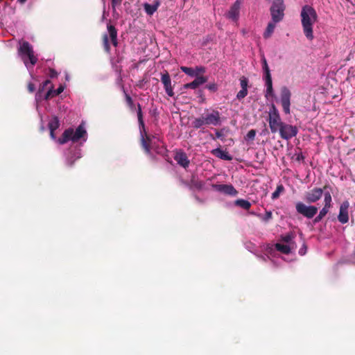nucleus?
I'll return each instance as SVG.
<instances>
[{
	"mask_svg": "<svg viewBox=\"0 0 355 355\" xmlns=\"http://www.w3.org/2000/svg\"><path fill=\"white\" fill-rule=\"evenodd\" d=\"M323 195V190L320 188H314L306 192L304 196V200L308 203H314L319 200Z\"/></svg>",
	"mask_w": 355,
	"mask_h": 355,
	"instance_id": "nucleus-16",
	"label": "nucleus"
},
{
	"mask_svg": "<svg viewBox=\"0 0 355 355\" xmlns=\"http://www.w3.org/2000/svg\"><path fill=\"white\" fill-rule=\"evenodd\" d=\"M268 115V123L270 129L272 133H275L284 123L282 121L279 112L274 104L271 105Z\"/></svg>",
	"mask_w": 355,
	"mask_h": 355,
	"instance_id": "nucleus-8",
	"label": "nucleus"
},
{
	"mask_svg": "<svg viewBox=\"0 0 355 355\" xmlns=\"http://www.w3.org/2000/svg\"><path fill=\"white\" fill-rule=\"evenodd\" d=\"M24 64L26 65L30 74L32 75L33 67L37 62V56L35 54L33 46L28 42H24Z\"/></svg>",
	"mask_w": 355,
	"mask_h": 355,
	"instance_id": "nucleus-7",
	"label": "nucleus"
},
{
	"mask_svg": "<svg viewBox=\"0 0 355 355\" xmlns=\"http://www.w3.org/2000/svg\"><path fill=\"white\" fill-rule=\"evenodd\" d=\"M206 88L211 92H216L218 86L216 83H209L206 85Z\"/></svg>",
	"mask_w": 355,
	"mask_h": 355,
	"instance_id": "nucleus-42",
	"label": "nucleus"
},
{
	"mask_svg": "<svg viewBox=\"0 0 355 355\" xmlns=\"http://www.w3.org/2000/svg\"><path fill=\"white\" fill-rule=\"evenodd\" d=\"M241 3L242 0H236L226 13V17L234 21H237L239 18Z\"/></svg>",
	"mask_w": 355,
	"mask_h": 355,
	"instance_id": "nucleus-15",
	"label": "nucleus"
},
{
	"mask_svg": "<svg viewBox=\"0 0 355 355\" xmlns=\"http://www.w3.org/2000/svg\"><path fill=\"white\" fill-rule=\"evenodd\" d=\"M211 187L214 191L226 196L235 197L238 195V191L232 184H212Z\"/></svg>",
	"mask_w": 355,
	"mask_h": 355,
	"instance_id": "nucleus-12",
	"label": "nucleus"
},
{
	"mask_svg": "<svg viewBox=\"0 0 355 355\" xmlns=\"http://www.w3.org/2000/svg\"><path fill=\"white\" fill-rule=\"evenodd\" d=\"M103 45L105 50L107 52H110V44H109V37L107 35L103 36Z\"/></svg>",
	"mask_w": 355,
	"mask_h": 355,
	"instance_id": "nucleus-38",
	"label": "nucleus"
},
{
	"mask_svg": "<svg viewBox=\"0 0 355 355\" xmlns=\"http://www.w3.org/2000/svg\"><path fill=\"white\" fill-rule=\"evenodd\" d=\"M331 196L329 192H325L324 193V208H326L327 209L329 210V209L331 207Z\"/></svg>",
	"mask_w": 355,
	"mask_h": 355,
	"instance_id": "nucleus-31",
	"label": "nucleus"
},
{
	"mask_svg": "<svg viewBox=\"0 0 355 355\" xmlns=\"http://www.w3.org/2000/svg\"><path fill=\"white\" fill-rule=\"evenodd\" d=\"M49 129L50 130V137L52 139L55 140L56 137L54 131L60 127V121L57 116H53L49 122Z\"/></svg>",
	"mask_w": 355,
	"mask_h": 355,
	"instance_id": "nucleus-21",
	"label": "nucleus"
},
{
	"mask_svg": "<svg viewBox=\"0 0 355 355\" xmlns=\"http://www.w3.org/2000/svg\"><path fill=\"white\" fill-rule=\"evenodd\" d=\"M18 2L22 3V0H17Z\"/></svg>",
	"mask_w": 355,
	"mask_h": 355,
	"instance_id": "nucleus-49",
	"label": "nucleus"
},
{
	"mask_svg": "<svg viewBox=\"0 0 355 355\" xmlns=\"http://www.w3.org/2000/svg\"><path fill=\"white\" fill-rule=\"evenodd\" d=\"M204 125H206V123L203 115L200 117L194 119L192 121V126L196 129L201 128Z\"/></svg>",
	"mask_w": 355,
	"mask_h": 355,
	"instance_id": "nucleus-29",
	"label": "nucleus"
},
{
	"mask_svg": "<svg viewBox=\"0 0 355 355\" xmlns=\"http://www.w3.org/2000/svg\"><path fill=\"white\" fill-rule=\"evenodd\" d=\"M234 205L245 210H248L251 207V203L244 199H237L234 201Z\"/></svg>",
	"mask_w": 355,
	"mask_h": 355,
	"instance_id": "nucleus-28",
	"label": "nucleus"
},
{
	"mask_svg": "<svg viewBox=\"0 0 355 355\" xmlns=\"http://www.w3.org/2000/svg\"><path fill=\"white\" fill-rule=\"evenodd\" d=\"M240 85H241V88H243V89H244V88L248 89V79L246 77H245V76H242L240 78Z\"/></svg>",
	"mask_w": 355,
	"mask_h": 355,
	"instance_id": "nucleus-39",
	"label": "nucleus"
},
{
	"mask_svg": "<svg viewBox=\"0 0 355 355\" xmlns=\"http://www.w3.org/2000/svg\"><path fill=\"white\" fill-rule=\"evenodd\" d=\"M257 216L263 221L268 222L272 218V214L271 211H266L264 215L259 214Z\"/></svg>",
	"mask_w": 355,
	"mask_h": 355,
	"instance_id": "nucleus-34",
	"label": "nucleus"
},
{
	"mask_svg": "<svg viewBox=\"0 0 355 355\" xmlns=\"http://www.w3.org/2000/svg\"><path fill=\"white\" fill-rule=\"evenodd\" d=\"M87 139V132L83 123H80L75 130L68 128L63 132L62 137L57 141L64 144L69 141L73 143L84 144Z\"/></svg>",
	"mask_w": 355,
	"mask_h": 355,
	"instance_id": "nucleus-3",
	"label": "nucleus"
},
{
	"mask_svg": "<svg viewBox=\"0 0 355 355\" xmlns=\"http://www.w3.org/2000/svg\"><path fill=\"white\" fill-rule=\"evenodd\" d=\"M284 190L282 185H279L277 187L276 190L272 193V198L276 199L279 196V193Z\"/></svg>",
	"mask_w": 355,
	"mask_h": 355,
	"instance_id": "nucleus-37",
	"label": "nucleus"
},
{
	"mask_svg": "<svg viewBox=\"0 0 355 355\" xmlns=\"http://www.w3.org/2000/svg\"><path fill=\"white\" fill-rule=\"evenodd\" d=\"M256 136V130H250L247 135L245 137V139L247 141L254 140V137Z\"/></svg>",
	"mask_w": 355,
	"mask_h": 355,
	"instance_id": "nucleus-36",
	"label": "nucleus"
},
{
	"mask_svg": "<svg viewBox=\"0 0 355 355\" xmlns=\"http://www.w3.org/2000/svg\"><path fill=\"white\" fill-rule=\"evenodd\" d=\"M137 116L139 123L141 142L143 148L148 154H150L151 151H155L157 153H161L162 152V149L161 148V140L159 137L156 135H148L146 134L144 129V123L142 119L141 110L140 107L137 112Z\"/></svg>",
	"mask_w": 355,
	"mask_h": 355,
	"instance_id": "nucleus-1",
	"label": "nucleus"
},
{
	"mask_svg": "<svg viewBox=\"0 0 355 355\" xmlns=\"http://www.w3.org/2000/svg\"><path fill=\"white\" fill-rule=\"evenodd\" d=\"M349 207V203L348 201L343 202L340 207L338 219L339 222H340L342 224L347 223L349 220V215H348Z\"/></svg>",
	"mask_w": 355,
	"mask_h": 355,
	"instance_id": "nucleus-18",
	"label": "nucleus"
},
{
	"mask_svg": "<svg viewBox=\"0 0 355 355\" xmlns=\"http://www.w3.org/2000/svg\"><path fill=\"white\" fill-rule=\"evenodd\" d=\"M211 153L212 155L223 160L230 161L232 159V156L227 151L223 150L220 148L213 149Z\"/></svg>",
	"mask_w": 355,
	"mask_h": 355,
	"instance_id": "nucleus-22",
	"label": "nucleus"
},
{
	"mask_svg": "<svg viewBox=\"0 0 355 355\" xmlns=\"http://www.w3.org/2000/svg\"><path fill=\"white\" fill-rule=\"evenodd\" d=\"M207 80L208 78L206 76H197L193 81L184 84L183 87L184 89H196L200 85L205 83Z\"/></svg>",
	"mask_w": 355,
	"mask_h": 355,
	"instance_id": "nucleus-20",
	"label": "nucleus"
},
{
	"mask_svg": "<svg viewBox=\"0 0 355 355\" xmlns=\"http://www.w3.org/2000/svg\"><path fill=\"white\" fill-rule=\"evenodd\" d=\"M118 0H112V6L113 8H115V6L118 3Z\"/></svg>",
	"mask_w": 355,
	"mask_h": 355,
	"instance_id": "nucleus-47",
	"label": "nucleus"
},
{
	"mask_svg": "<svg viewBox=\"0 0 355 355\" xmlns=\"http://www.w3.org/2000/svg\"><path fill=\"white\" fill-rule=\"evenodd\" d=\"M161 81L164 85V89L167 95L170 97L174 96L173 88L171 85V80L168 72L162 74Z\"/></svg>",
	"mask_w": 355,
	"mask_h": 355,
	"instance_id": "nucleus-17",
	"label": "nucleus"
},
{
	"mask_svg": "<svg viewBox=\"0 0 355 355\" xmlns=\"http://www.w3.org/2000/svg\"><path fill=\"white\" fill-rule=\"evenodd\" d=\"M127 101L128 102H131V98L130 96H127Z\"/></svg>",
	"mask_w": 355,
	"mask_h": 355,
	"instance_id": "nucleus-48",
	"label": "nucleus"
},
{
	"mask_svg": "<svg viewBox=\"0 0 355 355\" xmlns=\"http://www.w3.org/2000/svg\"><path fill=\"white\" fill-rule=\"evenodd\" d=\"M26 1V0H24V3Z\"/></svg>",
	"mask_w": 355,
	"mask_h": 355,
	"instance_id": "nucleus-50",
	"label": "nucleus"
},
{
	"mask_svg": "<svg viewBox=\"0 0 355 355\" xmlns=\"http://www.w3.org/2000/svg\"><path fill=\"white\" fill-rule=\"evenodd\" d=\"M57 75H58V73L55 70H54L53 69H49V76H50V78H55L57 76Z\"/></svg>",
	"mask_w": 355,
	"mask_h": 355,
	"instance_id": "nucleus-43",
	"label": "nucleus"
},
{
	"mask_svg": "<svg viewBox=\"0 0 355 355\" xmlns=\"http://www.w3.org/2000/svg\"><path fill=\"white\" fill-rule=\"evenodd\" d=\"M306 252V247L305 245H303V246L299 250V254L302 256L304 255Z\"/></svg>",
	"mask_w": 355,
	"mask_h": 355,
	"instance_id": "nucleus-44",
	"label": "nucleus"
},
{
	"mask_svg": "<svg viewBox=\"0 0 355 355\" xmlns=\"http://www.w3.org/2000/svg\"><path fill=\"white\" fill-rule=\"evenodd\" d=\"M204 125H206V123L203 115L200 117L194 119L192 121V126L196 129L201 128Z\"/></svg>",
	"mask_w": 355,
	"mask_h": 355,
	"instance_id": "nucleus-30",
	"label": "nucleus"
},
{
	"mask_svg": "<svg viewBox=\"0 0 355 355\" xmlns=\"http://www.w3.org/2000/svg\"><path fill=\"white\" fill-rule=\"evenodd\" d=\"M174 159L180 166L184 168H187L189 166L190 161L187 154L182 150H179L175 153Z\"/></svg>",
	"mask_w": 355,
	"mask_h": 355,
	"instance_id": "nucleus-19",
	"label": "nucleus"
},
{
	"mask_svg": "<svg viewBox=\"0 0 355 355\" xmlns=\"http://www.w3.org/2000/svg\"><path fill=\"white\" fill-rule=\"evenodd\" d=\"M292 239H293V236L290 234H288V235H286L284 236L283 238H282V241L286 243V244H289L291 245H293V243H292Z\"/></svg>",
	"mask_w": 355,
	"mask_h": 355,
	"instance_id": "nucleus-40",
	"label": "nucleus"
},
{
	"mask_svg": "<svg viewBox=\"0 0 355 355\" xmlns=\"http://www.w3.org/2000/svg\"><path fill=\"white\" fill-rule=\"evenodd\" d=\"M223 136V133L220 131L216 130V137L218 139L221 138Z\"/></svg>",
	"mask_w": 355,
	"mask_h": 355,
	"instance_id": "nucleus-46",
	"label": "nucleus"
},
{
	"mask_svg": "<svg viewBox=\"0 0 355 355\" xmlns=\"http://www.w3.org/2000/svg\"><path fill=\"white\" fill-rule=\"evenodd\" d=\"M159 6V0H155V3L153 4H149L148 3H145L144 4V8L147 15H153L157 11Z\"/></svg>",
	"mask_w": 355,
	"mask_h": 355,
	"instance_id": "nucleus-23",
	"label": "nucleus"
},
{
	"mask_svg": "<svg viewBox=\"0 0 355 355\" xmlns=\"http://www.w3.org/2000/svg\"><path fill=\"white\" fill-rule=\"evenodd\" d=\"M329 212V210L326 208H322L319 214L314 218V223H319Z\"/></svg>",
	"mask_w": 355,
	"mask_h": 355,
	"instance_id": "nucleus-33",
	"label": "nucleus"
},
{
	"mask_svg": "<svg viewBox=\"0 0 355 355\" xmlns=\"http://www.w3.org/2000/svg\"><path fill=\"white\" fill-rule=\"evenodd\" d=\"M284 0H274L270 7V15L275 22H280L284 16Z\"/></svg>",
	"mask_w": 355,
	"mask_h": 355,
	"instance_id": "nucleus-9",
	"label": "nucleus"
},
{
	"mask_svg": "<svg viewBox=\"0 0 355 355\" xmlns=\"http://www.w3.org/2000/svg\"><path fill=\"white\" fill-rule=\"evenodd\" d=\"M248 95V89L246 88H241V89L237 93L236 98L239 100H241L244 98Z\"/></svg>",
	"mask_w": 355,
	"mask_h": 355,
	"instance_id": "nucleus-35",
	"label": "nucleus"
},
{
	"mask_svg": "<svg viewBox=\"0 0 355 355\" xmlns=\"http://www.w3.org/2000/svg\"><path fill=\"white\" fill-rule=\"evenodd\" d=\"M107 31L110 35V42L114 46H116L117 45V33L115 28L112 25H108Z\"/></svg>",
	"mask_w": 355,
	"mask_h": 355,
	"instance_id": "nucleus-25",
	"label": "nucleus"
},
{
	"mask_svg": "<svg viewBox=\"0 0 355 355\" xmlns=\"http://www.w3.org/2000/svg\"><path fill=\"white\" fill-rule=\"evenodd\" d=\"M196 77L200 76L199 74L204 73L205 72V68L204 67H196L195 68Z\"/></svg>",
	"mask_w": 355,
	"mask_h": 355,
	"instance_id": "nucleus-41",
	"label": "nucleus"
},
{
	"mask_svg": "<svg viewBox=\"0 0 355 355\" xmlns=\"http://www.w3.org/2000/svg\"><path fill=\"white\" fill-rule=\"evenodd\" d=\"M180 69L182 72L185 73L187 75H188L191 77H196L195 69L182 66L180 67Z\"/></svg>",
	"mask_w": 355,
	"mask_h": 355,
	"instance_id": "nucleus-32",
	"label": "nucleus"
},
{
	"mask_svg": "<svg viewBox=\"0 0 355 355\" xmlns=\"http://www.w3.org/2000/svg\"><path fill=\"white\" fill-rule=\"evenodd\" d=\"M81 157L80 150H77L73 155H68L66 158V162L68 166H72L73 162Z\"/></svg>",
	"mask_w": 355,
	"mask_h": 355,
	"instance_id": "nucleus-27",
	"label": "nucleus"
},
{
	"mask_svg": "<svg viewBox=\"0 0 355 355\" xmlns=\"http://www.w3.org/2000/svg\"><path fill=\"white\" fill-rule=\"evenodd\" d=\"M291 92L290 89L283 86L280 89V103L282 104L283 111L286 114H290L291 113Z\"/></svg>",
	"mask_w": 355,
	"mask_h": 355,
	"instance_id": "nucleus-10",
	"label": "nucleus"
},
{
	"mask_svg": "<svg viewBox=\"0 0 355 355\" xmlns=\"http://www.w3.org/2000/svg\"><path fill=\"white\" fill-rule=\"evenodd\" d=\"M280 137L285 140H289L295 137L298 132L297 128L292 125L284 123L278 130Z\"/></svg>",
	"mask_w": 355,
	"mask_h": 355,
	"instance_id": "nucleus-13",
	"label": "nucleus"
},
{
	"mask_svg": "<svg viewBox=\"0 0 355 355\" xmlns=\"http://www.w3.org/2000/svg\"><path fill=\"white\" fill-rule=\"evenodd\" d=\"M263 255L259 256L263 261L268 259L274 262L273 259L275 258L279 253L288 255L291 253L294 246L286 243H276L275 245L266 244L262 247ZM259 257V255H257Z\"/></svg>",
	"mask_w": 355,
	"mask_h": 355,
	"instance_id": "nucleus-4",
	"label": "nucleus"
},
{
	"mask_svg": "<svg viewBox=\"0 0 355 355\" xmlns=\"http://www.w3.org/2000/svg\"><path fill=\"white\" fill-rule=\"evenodd\" d=\"M278 22H275L272 19L270 21L263 33V37L267 39L269 38L274 32V30L276 27V24Z\"/></svg>",
	"mask_w": 355,
	"mask_h": 355,
	"instance_id": "nucleus-26",
	"label": "nucleus"
},
{
	"mask_svg": "<svg viewBox=\"0 0 355 355\" xmlns=\"http://www.w3.org/2000/svg\"><path fill=\"white\" fill-rule=\"evenodd\" d=\"M9 44L11 47L16 48L17 51L18 57L22 58V42L21 40H11L9 41Z\"/></svg>",
	"mask_w": 355,
	"mask_h": 355,
	"instance_id": "nucleus-24",
	"label": "nucleus"
},
{
	"mask_svg": "<svg viewBox=\"0 0 355 355\" xmlns=\"http://www.w3.org/2000/svg\"><path fill=\"white\" fill-rule=\"evenodd\" d=\"M300 17L303 32L309 40H312L314 38L313 26L318 20L316 11L311 6L305 5L302 8Z\"/></svg>",
	"mask_w": 355,
	"mask_h": 355,
	"instance_id": "nucleus-2",
	"label": "nucleus"
},
{
	"mask_svg": "<svg viewBox=\"0 0 355 355\" xmlns=\"http://www.w3.org/2000/svg\"><path fill=\"white\" fill-rule=\"evenodd\" d=\"M206 125L218 126L221 123L220 113L218 110H212L203 115Z\"/></svg>",
	"mask_w": 355,
	"mask_h": 355,
	"instance_id": "nucleus-14",
	"label": "nucleus"
},
{
	"mask_svg": "<svg viewBox=\"0 0 355 355\" xmlns=\"http://www.w3.org/2000/svg\"><path fill=\"white\" fill-rule=\"evenodd\" d=\"M295 209L298 214L307 218H312L318 212V208L313 205H306L302 202L295 204Z\"/></svg>",
	"mask_w": 355,
	"mask_h": 355,
	"instance_id": "nucleus-11",
	"label": "nucleus"
},
{
	"mask_svg": "<svg viewBox=\"0 0 355 355\" xmlns=\"http://www.w3.org/2000/svg\"><path fill=\"white\" fill-rule=\"evenodd\" d=\"M261 64L263 69V80L265 83V97L267 99L272 98L275 96L273 87H272V80L270 73V70L269 69L267 60L266 58L263 55L261 58Z\"/></svg>",
	"mask_w": 355,
	"mask_h": 355,
	"instance_id": "nucleus-6",
	"label": "nucleus"
},
{
	"mask_svg": "<svg viewBox=\"0 0 355 355\" xmlns=\"http://www.w3.org/2000/svg\"><path fill=\"white\" fill-rule=\"evenodd\" d=\"M26 1V0H24V3Z\"/></svg>",
	"mask_w": 355,
	"mask_h": 355,
	"instance_id": "nucleus-51",
	"label": "nucleus"
},
{
	"mask_svg": "<svg viewBox=\"0 0 355 355\" xmlns=\"http://www.w3.org/2000/svg\"><path fill=\"white\" fill-rule=\"evenodd\" d=\"M64 89V87L62 85H60L57 89H55L51 80H46L40 85L38 92L36 94V98L40 99L43 98L45 100H48L59 95Z\"/></svg>",
	"mask_w": 355,
	"mask_h": 355,
	"instance_id": "nucleus-5",
	"label": "nucleus"
},
{
	"mask_svg": "<svg viewBox=\"0 0 355 355\" xmlns=\"http://www.w3.org/2000/svg\"><path fill=\"white\" fill-rule=\"evenodd\" d=\"M28 89L31 92H33L35 89L34 85L31 83L28 84Z\"/></svg>",
	"mask_w": 355,
	"mask_h": 355,
	"instance_id": "nucleus-45",
	"label": "nucleus"
}]
</instances>
